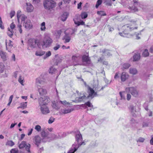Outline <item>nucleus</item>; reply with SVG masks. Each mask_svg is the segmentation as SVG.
Returning <instances> with one entry per match:
<instances>
[{"label": "nucleus", "instance_id": "f257e3e1", "mask_svg": "<svg viewBox=\"0 0 153 153\" xmlns=\"http://www.w3.org/2000/svg\"><path fill=\"white\" fill-rule=\"evenodd\" d=\"M75 138L76 141L77 142L78 145L73 144L68 153H74L77 150L79 146L85 144L84 142H82V135L79 131L76 134Z\"/></svg>", "mask_w": 153, "mask_h": 153}, {"label": "nucleus", "instance_id": "f03ea898", "mask_svg": "<svg viewBox=\"0 0 153 153\" xmlns=\"http://www.w3.org/2000/svg\"><path fill=\"white\" fill-rule=\"evenodd\" d=\"M123 28L124 31L122 33H119V34L122 36L125 37L130 38L132 35L129 34L128 33L134 29H137V27H134L132 26V25L130 24H127L123 26Z\"/></svg>", "mask_w": 153, "mask_h": 153}, {"label": "nucleus", "instance_id": "7ed1b4c3", "mask_svg": "<svg viewBox=\"0 0 153 153\" xmlns=\"http://www.w3.org/2000/svg\"><path fill=\"white\" fill-rule=\"evenodd\" d=\"M52 39L48 36H45L42 42H38L37 45L39 48L42 46L43 49L48 48L51 46L53 42Z\"/></svg>", "mask_w": 153, "mask_h": 153}, {"label": "nucleus", "instance_id": "20e7f679", "mask_svg": "<svg viewBox=\"0 0 153 153\" xmlns=\"http://www.w3.org/2000/svg\"><path fill=\"white\" fill-rule=\"evenodd\" d=\"M56 4V3L53 0H44L43 5L45 9L50 10L54 7Z\"/></svg>", "mask_w": 153, "mask_h": 153}, {"label": "nucleus", "instance_id": "39448f33", "mask_svg": "<svg viewBox=\"0 0 153 153\" xmlns=\"http://www.w3.org/2000/svg\"><path fill=\"white\" fill-rule=\"evenodd\" d=\"M39 42H38L37 39H30L29 40L28 43L27 49L32 50L36 48L37 45V43Z\"/></svg>", "mask_w": 153, "mask_h": 153}, {"label": "nucleus", "instance_id": "423d86ee", "mask_svg": "<svg viewBox=\"0 0 153 153\" xmlns=\"http://www.w3.org/2000/svg\"><path fill=\"white\" fill-rule=\"evenodd\" d=\"M127 92H129L131 95L135 97H137L139 95V91L135 88L131 87L126 88Z\"/></svg>", "mask_w": 153, "mask_h": 153}, {"label": "nucleus", "instance_id": "0eeeda50", "mask_svg": "<svg viewBox=\"0 0 153 153\" xmlns=\"http://www.w3.org/2000/svg\"><path fill=\"white\" fill-rule=\"evenodd\" d=\"M49 99L47 96H44L40 98L39 100L40 106H46V105L49 102Z\"/></svg>", "mask_w": 153, "mask_h": 153}, {"label": "nucleus", "instance_id": "6e6552de", "mask_svg": "<svg viewBox=\"0 0 153 153\" xmlns=\"http://www.w3.org/2000/svg\"><path fill=\"white\" fill-rule=\"evenodd\" d=\"M80 17L79 15H76L73 19L74 23L77 26H79L80 25H85V22L82 21H81Z\"/></svg>", "mask_w": 153, "mask_h": 153}, {"label": "nucleus", "instance_id": "1a4fd4ad", "mask_svg": "<svg viewBox=\"0 0 153 153\" xmlns=\"http://www.w3.org/2000/svg\"><path fill=\"white\" fill-rule=\"evenodd\" d=\"M87 92L88 94V95L87 97L88 98H90L91 99H92L97 95V92H95L93 89L89 86H88Z\"/></svg>", "mask_w": 153, "mask_h": 153}, {"label": "nucleus", "instance_id": "9d476101", "mask_svg": "<svg viewBox=\"0 0 153 153\" xmlns=\"http://www.w3.org/2000/svg\"><path fill=\"white\" fill-rule=\"evenodd\" d=\"M17 19L19 23V19L21 20L22 22H25L27 19L26 16L21 13V12L20 10H19L17 13Z\"/></svg>", "mask_w": 153, "mask_h": 153}, {"label": "nucleus", "instance_id": "9b49d317", "mask_svg": "<svg viewBox=\"0 0 153 153\" xmlns=\"http://www.w3.org/2000/svg\"><path fill=\"white\" fill-rule=\"evenodd\" d=\"M45 82V79L44 77V76L42 75L36 78V84L37 88H39V87H41L40 85L44 84Z\"/></svg>", "mask_w": 153, "mask_h": 153}, {"label": "nucleus", "instance_id": "f8f14e48", "mask_svg": "<svg viewBox=\"0 0 153 153\" xmlns=\"http://www.w3.org/2000/svg\"><path fill=\"white\" fill-rule=\"evenodd\" d=\"M23 26L27 30L31 29L33 27V25L30 19H27L25 22H24Z\"/></svg>", "mask_w": 153, "mask_h": 153}, {"label": "nucleus", "instance_id": "ddd939ff", "mask_svg": "<svg viewBox=\"0 0 153 153\" xmlns=\"http://www.w3.org/2000/svg\"><path fill=\"white\" fill-rule=\"evenodd\" d=\"M82 60L83 62H85L87 64L91 63V59L88 57V55H83L82 57Z\"/></svg>", "mask_w": 153, "mask_h": 153}, {"label": "nucleus", "instance_id": "4468645a", "mask_svg": "<svg viewBox=\"0 0 153 153\" xmlns=\"http://www.w3.org/2000/svg\"><path fill=\"white\" fill-rule=\"evenodd\" d=\"M42 113L44 114H46L50 112V111L47 106H40Z\"/></svg>", "mask_w": 153, "mask_h": 153}, {"label": "nucleus", "instance_id": "2eb2a0df", "mask_svg": "<svg viewBox=\"0 0 153 153\" xmlns=\"http://www.w3.org/2000/svg\"><path fill=\"white\" fill-rule=\"evenodd\" d=\"M129 76L128 73L125 72H122L120 76L121 81L123 82L125 81L128 79Z\"/></svg>", "mask_w": 153, "mask_h": 153}, {"label": "nucleus", "instance_id": "dca6fc26", "mask_svg": "<svg viewBox=\"0 0 153 153\" xmlns=\"http://www.w3.org/2000/svg\"><path fill=\"white\" fill-rule=\"evenodd\" d=\"M80 59V56L77 55H73L72 57V60L74 63H78Z\"/></svg>", "mask_w": 153, "mask_h": 153}, {"label": "nucleus", "instance_id": "f3484780", "mask_svg": "<svg viewBox=\"0 0 153 153\" xmlns=\"http://www.w3.org/2000/svg\"><path fill=\"white\" fill-rule=\"evenodd\" d=\"M73 110V109H63L60 110L59 111V114L61 115L65 114L70 113Z\"/></svg>", "mask_w": 153, "mask_h": 153}, {"label": "nucleus", "instance_id": "a211bd4d", "mask_svg": "<svg viewBox=\"0 0 153 153\" xmlns=\"http://www.w3.org/2000/svg\"><path fill=\"white\" fill-rule=\"evenodd\" d=\"M35 138V144L38 147L39 145L41 143L42 140L41 139L40 137L39 136H36Z\"/></svg>", "mask_w": 153, "mask_h": 153}, {"label": "nucleus", "instance_id": "6ab92c4d", "mask_svg": "<svg viewBox=\"0 0 153 153\" xmlns=\"http://www.w3.org/2000/svg\"><path fill=\"white\" fill-rule=\"evenodd\" d=\"M62 40L65 43L69 42L71 40V37L68 34H65L63 37Z\"/></svg>", "mask_w": 153, "mask_h": 153}, {"label": "nucleus", "instance_id": "aec40b11", "mask_svg": "<svg viewBox=\"0 0 153 153\" xmlns=\"http://www.w3.org/2000/svg\"><path fill=\"white\" fill-rule=\"evenodd\" d=\"M49 133V132L47 133L45 131L42 132L41 135L43 138L42 140L43 142H45L46 141L45 140H44L46 139H48L50 137L48 136Z\"/></svg>", "mask_w": 153, "mask_h": 153}, {"label": "nucleus", "instance_id": "412c9836", "mask_svg": "<svg viewBox=\"0 0 153 153\" xmlns=\"http://www.w3.org/2000/svg\"><path fill=\"white\" fill-rule=\"evenodd\" d=\"M40 87H39L38 88V91L41 95H43L47 93V91L46 89L42 88H40Z\"/></svg>", "mask_w": 153, "mask_h": 153}, {"label": "nucleus", "instance_id": "4be33fe9", "mask_svg": "<svg viewBox=\"0 0 153 153\" xmlns=\"http://www.w3.org/2000/svg\"><path fill=\"white\" fill-rule=\"evenodd\" d=\"M69 13L67 12H65L62 15L61 17V20L63 21H65L66 20Z\"/></svg>", "mask_w": 153, "mask_h": 153}, {"label": "nucleus", "instance_id": "5701e85b", "mask_svg": "<svg viewBox=\"0 0 153 153\" xmlns=\"http://www.w3.org/2000/svg\"><path fill=\"white\" fill-rule=\"evenodd\" d=\"M45 53V51L42 50L37 51H36L35 55L37 56H41Z\"/></svg>", "mask_w": 153, "mask_h": 153}, {"label": "nucleus", "instance_id": "b1692460", "mask_svg": "<svg viewBox=\"0 0 153 153\" xmlns=\"http://www.w3.org/2000/svg\"><path fill=\"white\" fill-rule=\"evenodd\" d=\"M0 55L1 58L4 61L6 59V54L5 53L3 52L2 51H0Z\"/></svg>", "mask_w": 153, "mask_h": 153}, {"label": "nucleus", "instance_id": "393cba45", "mask_svg": "<svg viewBox=\"0 0 153 153\" xmlns=\"http://www.w3.org/2000/svg\"><path fill=\"white\" fill-rule=\"evenodd\" d=\"M129 73L135 75L137 73V71L136 68H130L129 69Z\"/></svg>", "mask_w": 153, "mask_h": 153}, {"label": "nucleus", "instance_id": "a878e982", "mask_svg": "<svg viewBox=\"0 0 153 153\" xmlns=\"http://www.w3.org/2000/svg\"><path fill=\"white\" fill-rule=\"evenodd\" d=\"M51 139H59L61 138V137L59 135V134L56 135L54 134H52L51 135Z\"/></svg>", "mask_w": 153, "mask_h": 153}, {"label": "nucleus", "instance_id": "bb28decb", "mask_svg": "<svg viewBox=\"0 0 153 153\" xmlns=\"http://www.w3.org/2000/svg\"><path fill=\"white\" fill-rule=\"evenodd\" d=\"M140 58V55L139 53H136L133 56V61H137Z\"/></svg>", "mask_w": 153, "mask_h": 153}, {"label": "nucleus", "instance_id": "cd10ccee", "mask_svg": "<svg viewBox=\"0 0 153 153\" xmlns=\"http://www.w3.org/2000/svg\"><path fill=\"white\" fill-rule=\"evenodd\" d=\"M27 104V102L21 103L20 104V106L18 108H22L24 109L26 107Z\"/></svg>", "mask_w": 153, "mask_h": 153}, {"label": "nucleus", "instance_id": "c85d7f7f", "mask_svg": "<svg viewBox=\"0 0 153 153\" xmlns=\"http://www.w3.org/2000/svg\"><path fill=\"white\" fill-rule=\"evenodd\" d=\"M87 98L86 96L84 95L83 96L79 97L78 98H76V100H78L79 102H81L84 99H85Z\"/></svg>", "mask_w": 153, "mask_h": 153}, {"label": "nucleus", "instance_id": "c756f323", "mask_svg": "<svg viewBox=\"0 0 153 153\" xmlns=\"http://www.w3.org/2000/svg\"><path fill=\"white\" fill-rule=\"evenodd\" d=\"M57 71L56 69L54 68L53 67H51L49 69V72L50 73L52 74H55Z\"/></svg>", "mask_w": 153, "mask_h": 153}, {"label": "nucleus", "instance_id": "7c9ffc66", "mask_svg": "<svg viewBox=\"0 0 153 153\" xmlns=\"http://www.w3.org/2000/svg\"><path fill=\"white\" fill-rule=\"evenodd\" d=\"M88 15L87 13L86 12H84L82 13L80 16L82 19H84L87 17Z\"/></svg>", "mask_w": 153, "mask_h": 153}, {"label": "nucleus", "instance_id": "2f4dec72", "mask_svg": "<svg viewBox=\"0 0 153 153\" xmlns=\"http://www.w3.org/2000/svg\"><path fill=\"white\" fill-rule=\"evenodd\" d=\"M149 53L147 49H145L142 53V56L144 57H146L149 56Z\"/></svg>", "mask_w": 153, "mask_h": 153}, {"label": "nucleus", "instance_id": "473e14b6", "mask_svg": "<svg viewBox=\"0 0 153 153\" xmlns=\"http://www.w3.org/2000/svg\"><path fill=\"white\" fill-rule=\"evenodd\" d=\"M46 29L45 24V22H42L41 25L40 29L41 31H45Z\"/></svg>", "mask_w": 153, "mask_h": 153}, {"label": "nucleus", "instance_id": "72a5a7b5", "mask_svg": "<svg viewBox=\"0 0 153 153\" xmlns=\"http://www.w3.org/2000/svg\"><path fill=\"white\" fill-rule=\"evenodd\" d=\"M26 146V142L25 141H22L19 145V149H22L25 147Z\"/></svg>", "mask_w": 153, "mask_h": 153}, {"label": "nucleus", "instance_id": "f704fd0d", "mask_svg": "<svg viewBox=\"0 0 153 153\" xmlns=\"http://www.w3.org/2000/svg\"><path fill=\"white\" fill-rule=\"evenodd\" d=\"M27 10H33V5L29 3H27Z\"/></svg>", "mask_w": 153, "mask_h": 153}, {"label": "nucleus", "instance_id": "c9c22d12", "mask_svg": "<svg viewBox=\"0 0 153 153\" xmlns=\"http://www.w3.org/2000/svg\"><path fill=\"white\" fill-rule=\"evenodd\" d=\"M130 66V64L128 63H124L122 65V69H128Z\"/></svg>", "mask_w": 153, "mask_h": 153}, {"label": "nucleus", "instance_id": "e433bc0d", "mask_svg": "<svg viewBox=\"0 0 153 153\" xmlns=\"http://www.w3.org/2000/svg\"><path fill=\"white\" fill-rule=\"evenodd\" d=\"M22 25L20 24H19V23L18 24L17 27V28L18 29L19 32V33L21 34L22 33Z\"/></svg>", "mask_w": 153, "mask_h": 153}, {"label": "nucleus", "instance_id": "4c0bfd02", "mask_svg": "<svg viewBox=\"0 0 153 153\" xmlns=\"http://www.w3.org/2000/svg\"><path fill=\"white\" fill-rule=\"evenodd\" d=\"M51 53L50 51H48L45 53V55L44 56L43 58L44 59H46L47 58L51 56Z\"/></svg>", "mask_w": 153, "mask_h": 153}, {"label": "nucleus", "instance_id": "58836bf2", "mask_svg": "<svg viewBox=\"0 0 153 153\" xmlns=\"http://www.w3.org/2000/svg\"><path fill=\"white\" fill-rule=\"evenodd\" d=\"M97 14L101 16H104L106 15V14L105 12L103 10H101L100 11H98L97 12Z\"/></svg>", "mask_w": 153, "mask_h": 153}, {"label": "nucleus", "instance_id": "ea45409f", "mask_svg": "<svg viewBox=\"0 0 153 153\" xmlns=\"http://www.w3.org/2000/svg\"><path fill=\"white\" fill-rule=\"evenodd\" d=\"M129 109L131 113H134L136 112L135 108L133 105H131L129 107Z\"/></svg>", "mask_w": 153, "mask_h": 153}, {"label": "nucleus", "instance_id": "a19ab883", "mask_svg": "<svg viewBox=\"0 0 153 153\" xmlns=\"http://www.w3.org/2000/svg\"><path fill=\"white\" fill-rule=\"evenodd\" d=\"M62 32V31L61 30H57L56 33V37L57 38H59Z\"/></svg>", "mask_w": 153, "mask_h": 153}, {"label": "nucleus", "instance_id": "79ce46f5", "mask_svg": "<svg viewBox=\"0 0 153 153\" xmlns=\"http://www.w3.org/2000/svg\"><path fill=\"white\" fill-rule=\"evenodd\" d=\"M102 52L105 53V55L108 56H110L111 55L109 51L107 50H103L102 51Z\"/></svg>", "mask_w": 153, "mask_h": 153}, {"label": "nucleus", "instance_id": "37998d69", "mask_svg": "<svg viewBox=\"0 0 153 153\" xmlns=\"http://www.w3.org/2000/svg\"><path fill=\"white\" fill-rule=\"evenodd\" d=\"M18 81L22 85H24L23 84V82H24V79L23 78H22L21 76H19L18 79Z\"/></svg>", "mask_w": 153, "mask_h": 153}, {"label": "nucleus", "instance_id": "c03bdc74", "mask_svg": "<svg viewBox=\"0 0 153 153\" xmlns=\"http://www.w3.org/2000/svg\"><path fill=\"white\" fill-rule=\"evenodd\" d=\"M52 107L55 109H58L59 108V107L57 105L54 101L52 102Z\"/></svg>", "mask_w": 153, "mask_h": 153}, {"label": "nucleus", "instance_id": "a18cd8bd", "mask_svg": "<svg viewBox=\"0 0 153 153\" xmlns=\"http://www.w3.org/2000/svg\"><path fill=\"white\" fill-rule=\"evenodd\" d=\"M102 1V0H97L95 6L96 8H97L101 4Z\"/></svg>", "mask_w": 153, "mask_h": 153}, {"label": "nucleus", "instance_id": "49530a36", "mask_svg": "<svg viewBox=\"0 0 153 153\" xmlns=\"http://www.w3.org/2000/svg\"><path fill=\"white\" fill-rule=\"evenodd\" d=\"M4 70V66L2 63H0V73H2Z\"/></svg>", "mask_w": 153, "mask_h": 153}, {"label": "nucleus", "instance_id": "de8ad7c7", "mask_svg": "<svg viewBox=\"0 0 153 153\" xmlns=\"http://www.w3.org/2000/svg\"><path fill=\"white\" fill-rule=\"evenodd\" d=\"M0 28L1 29H4V26L2 21L1 17H0Z\"/></svg>", "mask_w": 153, "mask_h": 153}, {"label": "nucleus", "instance_id": "09e8293b", "mask_svg": "<svg viewBox=\"0 0 153 153\" xmlns=\"http://www.w3.org/2000/svg\"><path fill=\"white\" fill-rule=\"evenodd\" d=\"M35 128L38 132H39L41 131V127L39 125H36L35 126Z\"/></svg>", "mask_w": 153, "mask_h": 153}, {"label": "nucleus", "instance_id": "8fccbe9b", "mask_svg": "<svg viewBox=\"0 0 153 153\" xmlns=\"http://www.w3.org/2000/svg\"><path fill=\"white\" fill-rule=\"evenodd\" d=\"M55 119L52 117H51L48 121V123L49 124H51L54 121Z\"/></svg>", "mask_w": 153, "mask_h": 153}, {"label": "nucleus", "instance_id": "3c124183", "mask_svg": "<svg viewBox=\"0 0 153 153\" xmlns=\"http://www.w3.org/2000/svg\"><path fill=\"white\" fill-rule=\"evenodd\" d=\"M86 106L87 107V106L90 107H93V105H92V104L89 101L88 102H86L85 103Z\"/></svg>", "mask_w": 153, "mask_h": 153}, {"label": "nucleus", "instance_id": "603ef678", "mask_svg": "<svg viewBox=\"0 0 153 153\" xmlns=\"http://www.w3.org/2000/svg\"><path fill=\"white\" fill-rule=\"evenodd\" d=\"M59 102L64 105H68L69 104V103L68 102H67L66 100L63 101H60Z\"/></svg>", "mask_w": 153, "mask_h": 153}, {"label": "nucleus", "instance_id": "864d4df0", "mask_svg": "<svg viewBox=\"0 0 153 153\" xmlns=\"http://www.w3.org/2000/svg\"><path fill=\"white\" fill-rule=\"evenodd\" d=\"M60 46L59 45L56 44L55 46H54L53 49L55 51H56L58 50L60 48Z\"/></svg>", "mask_w": 153, "mask_h": 153}, {"label": "nucleus", "instance_id": "5fc2aeb1", "mask_svg": "<svg viewBox=\"0 0 153 153\" xmlns=\"http://www.w3.org/2000/svg\"><path fill=\"white\" fill-rule=\"evenodd\" d=\"M11 153H18V150L16 149H12L10 151Z\"/></svg>", "mask_w": 153, "mask_h": 153}, {"label": "nucleus", "instance_id": "6e6d98bb", "mask_svg": "<svg viewBox=\"0 0 153 153\" xmlns=\"http://www.w3.org/2000/svg\"><path fill=\"white\" fill-rule=\"evenodd\" d=\"M30 145L29 144H28L26 146V149L27 151L29 152H30Z\"/></svg>", "mask_w": 153, "mask_h": 153}, {"label": "nucleus", "instance_id": "4d7b16f0", "mask_svg": "<svg viewBox=\"0 0 153 153\" xmlns=\"http://www.w3.org/2000/svg\"><path fill=\"white\" fill-rule=\"evenodd\" d=\"M145 140V139L142 137L139 138L137 140V142H143Z\"/></svg>", "mask_w": 153, "mask_h": 153}, {"label": "nucleus", "instance_id": "13d9d810", "mask_svg": "<svg viewBox=\"0 0 153 153\" xmlns=\"http://www.w3.org/2000/svg\"><path fill=\"white\" fill-rule=\"evenodd\" d=\"M124 92H120V94L121 97V99H125V97L123 95Z\"/></svg>", "mask_w": 153, "mask_h": 153}, {"label": "nucleus", "instance_id": "bf43d9fd", "mask_svg": "<svg viewBox=\"0 0 153 153\" xmlns=\"http://www.w3.org/2000/svg\"><path fill=\"white\" fill-rule=\"evenodd\" d=\"M6 49L8 50V51H9V50H8L9 49V47L10 46V43L8 42L7 43V40H6Z\"/></svg>", "mask_w": 153, "mask_h": 153}, {"label": "nucleus", "instance_id": "052dcab7", "mask_svg": "<svg viewBox=\"0 0 153 153\" xmlns=\"http://www.w3.org/2000/svg\"><path fill=\"white\" fill-rule=\"evenodd\" d=\"M16 27V25L13 23H11L10 25V28L12 30L14 29Z\"/></svg>", "mask_w": 153, "mask_h": 153}, {"label": "nucleus", "instance_id": "680f3d73", "mask_svg": "<svg viewBox=\"0 0 153 153\" xmlns=\"http://www.w3.org/2000/svg\"><path fill=\"white\" fill-rule=\"evenodd\" d=\"M131 96L130 94H127V99L128 100V101L129 100L131 99Z\"/></svg>", "mask_w": 153, "mask_h": 153}, {"label": "nucleus", "instance_id": "e2e57ef3", "mask_svg": "<svg viewBox=\"0 0 153 153\" xmlns=\"http://www.w3.org/2000/svg\"><path fill=\"white\" fill-rule=\"evenodd\" d=\"M108 27L109 32H112L114 30V29L113 27H111V26L109 25H108Z\"/></svg>", "mask_w": 153, "mask_h": 153}, {"label": "nucleus", "instance_id": "0e129e2a", "mask_svg": "<svg viewBox=\"0 0 153 153\" xmlns=\"http://www.w3.org/2000/svg\"><path fill=\"white\" fill-rule=\"evenodd\" d=\"M62 1H61L59 2L58 4V6L59 8V9H62Z\"/></svg>", "mask_w": 153, "mask_h": 153}, {"label": "nucleus", "instance_id": "69168bd1", "mask_svg": "<svg viewBox=\"0 0 153 153\" xmlns=\"http://www.w3.org/2000/svg\"><path fill=\"white\" fill-rule=\"evenodd\" d=\"M11 59H11L12 60H13L14 61H15L16 58H15V55L14 54H13V55L11 56Z\"/></svg>", "mask_w": 153, "mask_h": 153}, {"label": "nucleus", "instance_id": "338daca9", "mask_svg": "<svg viewBox=\"0 0 153 153\" xmlns=\"http://www.w3.org/2000/svg\"><path fill=\"white\" fill-rule=\"evenodd\" d=\"M33 131V128H31L30 130H28V133L27 135L29 136L31 135V133H32Z\"/></svg>", "mask_w": 153, "mask_h": 153}, {"label": "nucleus", "instance_id": "774afa93", "mask_svg": "<svg viewBox=\"0 0 153 153\" xmlns=\"http://www.w3.org/2000/svg\"><path fill=\"white\" fill-rule=\"evenodd\" d=\"M148 126V124L147 123L144 122L143 124V127H147Z\"/></svg>", "mask_w": 153, "mask_h": 153}]
</instances>
